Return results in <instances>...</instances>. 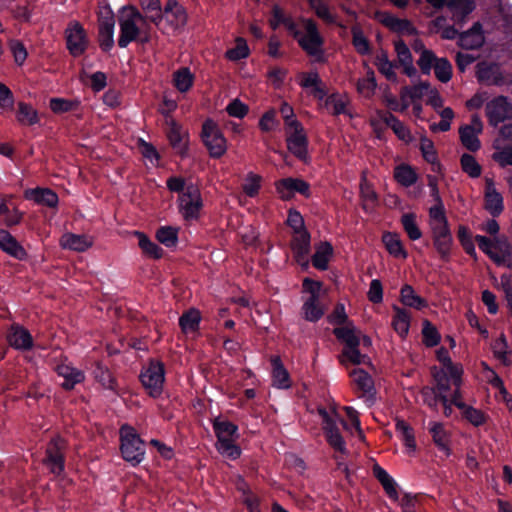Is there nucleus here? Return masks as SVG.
Here are the masks:
<instances>
[{
    "mask_svg": "<svg viewBox=\"0 0 512 512\" xmlns=\"http://www.w3.org/2000/svg\"><path fill=\"white\" fill-rule=\"evenodd\" d=\"M17 120L22 125H34L38 123L39 117L37 111L28 103L19 102L17 110Z\"/></svg>",
    "mask_w": 512,
    "mask_h": 512,
    "instance_id": "nucleus-42",
    "label": "nucleus"
},
{
    "mask_svg": "<svg viewBox=\"0 0 512 512\" xmlns=\"http://www.w3.org/2000/svg\"><path fill=\"white\" fill-rule=\"evenodd\" d=\"M200 321V312L197 309H190L179 318V325L184 334L195 333L199 329Z\"/></svg>",
    "mask_w": 512,
    "mask_h": 512,
    "instance_id": "nucleus-37",
    "label": "nucleus"
},
{
    "mask_svg": "<svg viewBox=\"0 0 512 512\" xmlns=\"http://www.w3.org/2000/svg\"><path fill=\"white\" fill-rule=\"evenodd\" d=\"M332 333L343 345L339 358L340 362L349 369L350 384H367V381L371 380L369 373L357 366L365 363L369 358L359 350L361 339L354 323L351 322L342 327H335Z\"/></svg>",
    "mask_w": 512,
    "mask_h": 512,
    "instance_id": "nucleus-2",
    "label": "nucleus"
},
{
    "mask_svg": "<svg viewBox=\"0 0 512 512\" xmlns=\"http://www.w3.org/2000/svg\"><path fill=\"white\" fill-rule=\"evenodd\" d=\"M433 246L443 262H449L451 259L452 247L454 244L452 235L445 238L432 240Z\"/></svg>",
    "mask_w": 512,
    "mask_h": 512,
    "instance_id": "nucleus-52",
    "label": "nucleus"
},
{
    "mask_svg": "<svg viewBox=\"0 0 512 512\" xmlns=\"http://www.w3.org/2000/svg\"><path fill=\"white\" fill-rule=\"evenodd\" d=\"M213 429L217 437L216 448L218 452L232 460L240 457L241 449L235 444L237 438V426L230 421L213 422Z\"/></svg>",
    "mask_w": 512,
    "mask_h": 512,
    "instance_id": "nucleus-6",
    "label": "nucleus"
},
{
    "mask_svg": "<svg viewBox=\"0 0 512 512\" xmlns=\"http://www.w3.org/2000/svg\"><path fill=\"white\" fill-rule=\"evenodd\" d=\"M340 405L332 398H325L322 404V433L335 452L338 470L345 474V478L350 481L351 472L348 465L343 461L344 456L349 454L346 447V441L340 431L339 425L349 431V424L339 412Z\"/></svg>",
    "mask_w": 512,
    "mask_h": 512,
    "instance_id": "nucleus-1",
    "label": "nucleus"
},
{
    "mask_svg": "<svg viewBox=\"0 0 512 512\" xmlns=\"http://www.w3.org/2000/svg\"><path fill=\"white\" fill-rule=\"evenodd\" d=\"M441 341V335L438 332L436 326H434L429 320L425 319L422 323V342L428 347L432 348L437 346Z\"/></svg>",
    "mask_w": 512,
    "mask_h": 512,
    "instance_id": "nucleus-43",
    "label": "nucleus"
},
{
    "mask_svg": "<svg viewBox=\"0 0 512 512\" xmlns=\"http://www.w3.org/2000/svg\"><path fill=\"white\" fill-rule=\"evenodd\" d=\"M394 178L400 185L410 187L417 182L418 174L411 165L402 163L395 167Z\"/></svg>",
    "mask_w": 512,
    "mask_h": 512,
    "instance_id": "nucleus-35",
    "label": "nucleus"
},
{
    "mask_svg": "<svg viewBox=\"0 0 512 512\" xmlns=\"http://www.w3.org/2000/svg\"><path fill=\"white\" fill-rule=\"evenodd\" d=\"M383 243L389 254L394 257L406 259L408 257L407 251L404 249L401 240L397 234L385 233L382 237Z\"/></svg>",
    "mask_w": 512,
    "mask_h": 512,
    "instance_id": "nucleus-39",
    "label": "nucleus"
},
{
    "mask_svg": "<svg viewBox=\"0 0 512 512\" xmlns=\"http://www.w3.org/2000/svg\"><path fill=\"white\" fill-rule=\"evenodd\" d=\"M56 372L62 376L69 384H80L85 381L84 373L68 364H59Z\"/></svg>",
    "mask_w": 512,
    "mask_h": 512,
    "instance_id": "nucleus-45",
    "label": "nucleus"
},
{
    "mask_svg": "<svg viewBox=\"0 0 512 512\" xmlns=\"http://www.w3.org/2000/svg\"><path fill=\"white\" fill-rule=\"evenodd\" d=\"M292 229L290 247L295 261L304 269L309 267L310 234L305 228L302 215L296 210H289L286 220Z\"/></svg>",
    "mask_w": 512,
    "mask_h": 512,
    "instance_id": "nucleus-4",
    "label": "nucleus"
},
{
    "mask_svg": "<svg viewBox=\"0 0 512 512\" xmlns=\"http://www.w3.org/2000/svg\"><path fill=\"white\" fill-rule=\"evenodd\" d=\"M114 26L113 16L107 17L99 23L98 42L100 48L105 52L110 51L114 46Z\"/></svg>",
    "mask_w": 512,
    "mask_h": 512,
    "instance_id": "nucleus-24",
    "label": "nucleus"
},
{
    "mask_svg": "<svg viewBox=\"0 0 512 512\" xmlns=\"http://www.w3.org/2000/svg\"><path fill=\"white\" fill-rule=\"evenodd\" d=\"M66 46L73 57L81 56L88 47V39L83 26L77 22H70L65 30Z\"/></svg>",
    "mask_w": 512,
    "mask_h": 512,
    "instance_id": "nucleus-15",
    "label": "nucleus"
},
{
    "mask_svg": "<svg viewBox=\"0 0 512 512\" xmlns=\"http://www.w3.org/2000/svg\"><path fill=\"white\" fill-rule=\"evenodd\" d=\"M66 441L57 436L52 438L46 446L45 457L42 463L54 475H60L65 467Z\"/></svg>",
    "mask_w": 512,
    "mask_h": 512,
    "instance_id": "nucleus-12",
    "label": "nucleus"
},
{
    "mask_svg": "<svg viewBox=\"0 0 512 512\" xmlns=\"http://www.w3.org/2000/svg\"><path fill=\"white\" fill-rule=\"evenodd\" d=\"M393 310L395 315L393 316L392 326L401 338H405L409 333L411 314L408 310L396 305L393 306Z\"/></svg>",
    "mask_w": 512,
    "mask_h": 512,
    "instance_id": "nucleus-31",
    "label": "nucleus"
},
{
    "mask_svg": "<svg viewBox=\"0 0 512 512\" xmlns=\"http://www.w3.org/2000/svg\"><path fill=\"white\" fill-rule=\"evenodd\" d=\"M169 129L167 131V137L173 148H177L182 151L185 148L183 140L187 134L182 130V127L176 123L175 120L171 119L168 121Z\"/></svg>",
    "mask_w": 512,
    "mask_h": 512,
    "instance_id": "nucleus-44",
    "label": "nucleus"
},
{
    "mask_svg": "<svg viewBox=\"0 0 512 512\" xmlns=\"http://www.w3.org/2000/svg\"><path fill=\"white\" fill-rule=\"evenodd\" d=\"M134 235L138 238V245L142 253L152 259H160L163 256V249L143 232L135 231Z\"/></svg>",
    "mask_w": 512,
    "mask_h": 512,
    "instance_id": "nucleus-34",
    "label": "nucleus"
},
{
    "mask_svg": "<svg viewBox=\"0 0 512 512\" xmlns=\"http://www.w3.org/2000/svg\"><path fill=\"white\" fill-rule=\"evenodd\" d=\"M401 224L410 240H418L422 237V232L416 222L414 213H405L401 217Z\"/></svg>",
    "mask_w": 512,
    "mask_h": 512,
    "instance_id": "nucleus-47",
    "label": "nucleus"
},
{
    "mask_svg": "<svg viewBox=\"0 0 512 512\" xmlns=\"http://www.w3.org/2000/svg\"><path fill=\"white\" fill-rule=\"evenodd\" d=\"M375 18L390 31L398 34L417 35L418 30L408 19H400L385 11H377Z\"/></svg>",
    "mask_w": 512,
    "mask_h": 512,
    "instance_id": "nucleus-17",
    "label": "nucleus"
},
{
    "mask_svg": "<svg viewBox=\"0 0 512 512\" xmlns=\"http://www.w3.org/2000/svg\"><path fill=\"white\" fill-rule=\"evenodd\" d=\"M484 43L483 34H473L469 31L462 32L459 35L458 45L465 50H477Z\"/></svg>",
    "mask_w": 512,
    "mask_h": 512,
    "instance_id": "nucleus-48",
    "label": "nucleus"
},
{
    "mask_svg": "<svg viewBox=\"0 0 512 512\" xmlns=\"http://www.w3.org/2000/svg\"><path fill=\"white\" fill-rule=\"evenodd\" d=\"M281 25L297 39L300 47L310 56H316L319 60L320 53V36L316 23L311 19L302 20L303 31L297 29L296 24L290 17H286Z\"/></svg>",
    "mask_w": 512,
    "mask_h": 512,
    "instance_id": "nucleus-5",
    "label": "nucleus"
},
{
    "mask_svg": "<svg viewBox=\"0 0 512 512\" xmlns=\"http://www.w3.org/2000/svg\"><path fill=\"white\" fill-rule=\"evenodd\" d=\"M173 82L178 91L187 92L193 85L194 75L189 68L183 67L174 72Z\"/></svg>",
    "mask_w": 512,
    "mask_h": 512,
    "instance_id": "nucleus-41",
    "label": "nucleus"
},
{
    "mask_svg": "<svg viewBox=\"0 0 512 512\" xmlns=\"http://www.w3.org/2000/svg\"><path fill=\"white\" fill-rule=\"evenodd\" d=\"M0 248L12 257L23 260L27 257L25 249L6 230H0Z\"/></svg>",
    "mask_w": 512,
    "mask_h": 512,
    "instance_id": "nucleus-27",
    "label": "nucleus"
},
{
    "mask_svg": "<svg viewBox=\"0 0 512 512\" xmlns=\"http://www.w3.org/2000/svg\"><path fill=\"white\" fill-rule=\"evenodd\" d=\"M462 367L458 364H454L452 361L443 365L441 370L437 372L434 377L437 380V384H442L443 379L447 381H453V384H459L461 381Z\"/></svg>",
    "mask_w": 512,
    "mask_h": 512,
    "instance_id": "nucleus-36",
    "label": "nucleus"
},
{
    "mask_svg": "<svg viewBox=\"0 0 512 512\" xmlns=\"http://www.w3.org/2000/svg\"><path fill=\"white\" fill-rule=\"evenodd\" d=\"M451 402L454 404V406L461 410L462 417L473 426L479 427L486 423L487 416L483 411L474 408L462 401V395L460 393L459 386H456Z\"/></svg>",
    "mask_w": 512,
    "mask_h": 512,
    "instance_id": "nucleus-18",
    "label": "nucleus"
},
{
    "mask_svg": "<svg viewBox=\"0 0 512 512\" xmlns=\"http://www.w3.org/2000/svg\"><path fill=\"white\" fill-rule=\"evenodd\" d=\"M120 34L118 46L126 48L130 43L147 44L152 39L150 18L143 16L135 6H125L118 19Z\"/></svg>",
    "mask_w": 512,
    "mask_h": 512,
    "instance_id": "nucleus-3",
    "label": "nucleus"
},
{
    "mask_svg": "<svg viewBox=\"0 0 512 512\" xmlns=\"http://www.w3.org/2000/svg\"><path fill=\"white\" fill-rule=\"evenodd\" d=\"M201 138L212 158H220L226 153V138L213 120L207 119L203 123Z\"/></svg>",
    "mask_w": 512,
    "mask_h": 512,
    "instance_id": "nucleus-11",
    "label": "nucleus"
},
{
    "mask_svg": "<svg viewBox=\"0 0 512 512\" xmlns=\"http://www.w3.org/2000/svg\"><path fill=\"white\" fill-rule=\"evenodd\" d=\"M437 59L438 58L436 57L433 51L423 48V51L421 52L417 64L424 75H429Z\"/></svg>",
    "mask_w": 512,
    "mask_h": 512,
    "instance_id": "nucleus-60",
    "label": "nucleus"
},
{
    "mask_svg": "<svg viewBox=\"0 0 512 512\" xmlns=\"http://www.w3.org/2000/svg\"><path fill=\"white\" fill-rule=\"evenodd\" d=\"M272 375L275 382L282 384L289 380V373L284 368L283 363L279 356H273L271 358Z\"/></svg>",
    "mask_w": 512,
    "mask_h": 512,
    "instance_id": "nucleus-61",
    "label": "nucleus"
},
{
    "mask_svg": "<svg viewBox=\"0 0 512 512\" xmlns=\"http://www.w3.org/2000/svg\"><path fill=\"white\" fill-rule=\"evenodd\" d=\"M394 47H395V51L398 56V62L400 65L409 64V63L413 62L412 54H411L407 44L402 39L395 41Z\"/></svg>",
    "mask_w": 512,
    "mask_h": 512,
    "instance_id": "nucleus-64",
    "label": "nucleus"
},
{
    "mask_svg": "<svg viewBox=\"0 0 512 512\" xmlns=\"http://www.w3.org/2000/svg\"><path fill=\"white\" fill-rule=\"evenodd\" d=\"M156 238L166 247H173L178 241V230L171 226L160 227L156 232Z\"/></svg>",
    "mask_w": 512,
    "mask_h": 512,
    "instance_id": "nucleus-53",
    "label": "nucleus"
},
{
    "mask_svg": "<svg viewBox=\"0 0 512 512\" xmlns=\"http://www.w3.org/2000/svg\"><path fill=\"white\" fill-rule=\"evenodd\" d=\"M479 133L474 126H461L459 128V136L462 145L471 152L478 151L481 148V142L477 136Z\"/></svg>",
    "mask_w": 512,
    "mask_h": 512,
    "instance_id": "nucleus-33",
    "label": "nucleus"
},
{
    "mask_svg": "<svg viewBox=\"0 0 512 512\" xmlns=\"http://www.w3.org/2000/svg\"><path fill=\"white\" fill-rule=\"evenodd\" d=\"M150 21L160 30L168 33L185 26L187 14L185 9L176 0H168L163 13L151 16Z\"/></svg>",
    "mask_w": 512,
    "mask_h": 512,
    "instance_id": "nucleus-8",
    "label": "nucleus"
},
{
    "mask_svg": "<svg viewBox=\"0 0 512 512\" xmlns=\"http://www.w3.org/2000/svg\"><path fill=\"white\" fill-rule=\"evenodd\" d=\"M261 176L255 173H248L242 186L244 193L249 197H255L261 187Z\"/></svg>",
    "mask_w": 512,
    "mask_h": 512,
    "instance_id": "nucleus-59",
    "label": "nucleus"
},
{
    "mask_svg": "<svg viewBox=\"0 0 512 512\" xmlns=\"http://www.w3.org/2000/svg\"><path fill=\"white\" fill-rule=\"evenodd\" d=\"M485 209L493 216L498 217L504 210L503 197L496 190L494 181L486 178L485 181Z\"/></svg>",
    "mask_w": 512,
    "mask_h": 512,
    "instance_id": "nucleus-20",
    "label": "nucleus"
},
{
    "mask_svg": "<svg viewBox=\"0 0 512 512\" xmlns=\"http://www.w3.org/2000/svg\"><path fill=\"white\" fill-rule=\"evenodd\" d=\"M419 148L425 161L432 165L438 163L437 151L431 139L427 137H421Z\"/></svg>",
    "mask_w": 512,
    "mask_h": 512,
    "instance_id": "nucleus-58",
    "label": "nucleus"
},
{
    "mask_svg": "<svg viewBox=\"0 0 512 512\" xmlns=\"http://www.w3.org/2000/svg\"><path fill=\"white\" fill-rule=\"evenodd\" d=\"M327 322L335 328L342 327L353 321L349 319L345 305L343 303H337L332 312L327 315Z\"/></svg>",
    "mask_w": 512,
    "mask_h": 512,
    "instance_id": "nucleus-50",
    "label": "nucleus"
},
{
    "mask_svg": "<svg viewBox=\"0 0 512 512\" xmlns=\"http://www.w3.org/2000/svg\"><path fill=\"white\" fill-rule=\"evenodd\" d=\"M120 441L123 459L133 465L139 464L144 458L145 447L136 430L128 424L122 425L120 428Z\"/></svg>",
    "mask_w": 512,
    "mask_h": 512,
    "instance_id": "nucleus-9",
    "label": "nucleus"
},
{
    "mask_svg": "<svg viewBox=\"0 0 512 512\" xmlns=\"http://www.w3.org/2000/svg\"><path fill=\"white\" fill-rule=\"evenodd\" d=\"M7 341L16 350L27 351L33 347V337L30 332L17 324L11 326L7 334Z\"/></svg>",
    "mask_w": 512,
    "mask_h": 512,
    "instance_id": "nucleus-22",
    "label": "nucleus"
},
{
    "mask_svg": "<svg viewBox=\"0 0 512 512\" xmlns=\"http://www.w3.org/2000/svg\"><path fill=\"white\" fill-rule=\"evenodd\" d=\"M248 55L249 48L246 40L243 38H237L235 47L227 50L225 54L226 58L231 61H238L244 59L248 57Z\"/></svg>",
    "mask_w": 512,
    "mask_h": 512,
    "instance_id": "nucleus-57",
    "label": "nucleus"
},
{
    "mask_svg": "<svg viewBox=\"0 0 512 512\" xmlns=\"http://www.w3.org/2000/svg\"><path fill=\"white\" fill-rule=\"evenodd\" d=\"M395 429L396 432L399 433L404 445L415 451L417 445L413 427L403 419H396Z\"/></svg>",
    "mask_w": 512,
    "mask_h": 512,
    "instance_id": "nucleus-38",
    "label": "nucleus"
},
{
    "mask_svg": "<svg viewBox=\"0 0 512 512\" xmlns=\"http://www.w3.org/2000/svg\"><path fill=\"white\" fill-rule=\"evenodd\" d=\"M400 298L403 305L415 308L417 310H422L428 306L427 300L417 295L414 291V288L409 284L402 286L400 291Z\"/></svg>",
    "mask_w": 512,
    "mask_h": 512,
    "instance_id": "nucleus-32",
    "label": "nucleus"
},
{
    "mask_svg": "<svg viewBox=\"0 0 512 512\" xmlns=\"http://www.w3.org/2000/svg\"><path fill=\"white\" fill-rule=\"evenodd\" d=\"M226 111L229 116L242 119L248 114L249 107L239 99H234L227 105Z\"/></svg>",
    "mask_w": 512,
    "mask_h": 512,
    "instance_id": "nucleus-63",
    "label": "nucleus"
},
{
    "mask_svg": "<svg viewBox=\"0 0 512 512\" xmlns=\"http://www.w3.org/2000/svg\"><path fill=\"white\" fill-rule=\"evenodd\" d=\"M286 133L288 150L296 157L304 160L307 156V139L302 125L292 128V131L286 130Z\"/></svg>",
    "mask_w": 512,
    "mask_h": 512,
    "instance_id": "nucleus-21",
    "label": "nucleus"
},
{
    "mask_svg": "<svg viewBox=\"0 0 512 512\" xmlns=\"http://www.w3.org/2000/svg\"><path fill=\"white\" fill-rule=\"evenodd\" d=\"M297 81L303 89L309 90L314 96L320 93L319 76L317 72L299 73Z\"/></svg>",
    "mask_w": 512,
    "mask_h": 512,
    "instance_id": "nucleus-46",
    "label": "nucleus"
},
{
    "mask_svg": "<svg viewBox=\"0 0 512 512\" xmlns=\"http://www.w3.org/2000/svg\"><path fill=\"white\" fill-rule=\"evenodd\" d=\"M462 170L471 178H478L481 175L482 168L471 154L464 153L460 158Z\"/></svg>",
    "mask_w": 512,
    "mask_h": 512,
    "instance_id": "nucleus-54",
    "label": "nucleus"
},
{
    "mask_svg": "<svg viewBox=\"0 0 512 512\" xmlns=\"http://www.w3.org/2000/svg\"><path fill=\"white\" fill-rule=\"evenodd\" d=\"M476 78L480 84L486 86L501 87L512 82L510 76L502 71L499 64L486 61L476 65Z\"/></svg>",
    "mask_w": 512,
    "mask_h": 512,
    "instance_id": "nucleus-13",
    "label": "nucleus"
},
{
    "mask_svg": "<svg viewBox=\"0 0 512 512\" xmlns=\"http://www.w3.org/2000/svg\"><path fill=\"white\" fill-rule=\"evenodd\" d=\"M202 198L197 186L187 185L185 191L179 196V209L186 220H193L199 217L202 208Z\"/></svg>",
    "mask_w": 512,
    "mask_h": 512,
    "instance_id": "nucleus-14",
    "label": "nucleus"
},
{
    "mask_svg": "<svg viewBox=\"0 0 512 512\" xmlns=\"http://www.w3.org/2000/svg\"><path fill=\"white\" fill-rule=\"evenodd\" d=\"M346 100L338 94H332L325 100V107L333 115L347 114Z\"/></svg>",
    "mask_w": 512,
    "mask_h": 512,
    "instance_id": "nucleus-56",
    "label": "nucleus"
},
{
    "mask_svg": "<svg viewBox=\"0 0 512 512\" xmlns=\"http://www.w3.org/2000/svg\"><path fill=\"white\" fill-rule=\"evenodd\" d=\"M434 73L436 78L447 83L452 78V65L447 58H438L434 64Z\"/></svg>",
    "mask_w": 512,
    "mask_h": 512,
    "instance_id": "nucleus-55",
    "label": "nucleus"
},
{
    "mask_svg": "<svg viewBox=\"0 0 512 512\" xmlns=\"http://www.w3.org/2000/svg\"><path fill=\"white\" fill-rule=\"evenodd\" d=\"M276 191L283 200L291 199L296 192L308 196L309 184L301 179L285 178L275 184Z\"/></svg>",
    "mask_w": 512,
    "mask_h": 512,
    "instance_id": "nucleus-19",
    "label": "nucleus"
},
{
    "mask_svg": "<svg viewBox=\"0 0 512 512\" xmlns=\"http://www.w3.org/2000/svg\"><path fill=\"white\" fill-rule=\"evenodd\" d=\"M372 471L374 477L382 485L388 497L394 501H397L399 498V494L397 491V483L393 479V477L390 476L388 472L377 463L374 464Z\"/></svg>",
    "mask_w": 512,
    "mask_h": 512,
    "instance_id": "nucleus-25",
    "label": "nucleus"
},
{
    "mask_svg": "<svg viewBox=\"0 0 512 512\" xmlns=\"http://www.w3.org/2000/svg\"><path fill=\"white\" fill-rule=\"evenodd\" d=\"M352 44L360 55H368L371 53V45L369 40L365 37L361 28L354 26L351 29Z\"/></svg>",
    "mask_w": 512,
    "mask_h": 512,
    "instance_id": "nucleus-49",
    "label": "nucleus"
},
{
    "mask_svg": "<svg viewBox=\"0 0 512 512\" xmlns=\"http://www.w3.org/2000/svg\"><path fill=\"white\" fill-rule=\"evenodd\" d=\"M429 88L430 84L423 81L413 86H403L400 91V98L409 97L411 101L415 102L422 99Z\"/></svg>",
    "mask_w": 512,
    "mask_h": 512,
    "instance_id": "nucleus-51",
    "label": "nucleus"
},
{
    "mask_svg": "<svg viewBox=\"0 0 512 512\" xmlns=\"http://www.w3.org/2000/svg\"><path fill=\"white\" fill-rule=\"evenodd\" d=\"M512 256V246L506 237H495L490 259L497 265H506Z\"/></svg>",
    "mask_w": 512,
    "mask_h": 512,
    "instance_id": "nucleus-26",
    "label": "nucleus"
},
{
    "mask_svg": "<svg viewBox=\"0 0 512 512\" xmlns=\"http://www.w3.org/2000/svg\"><path fill=\"white\" fill-rule=\"evenodd\" d=\"M485 111L489 124L494 127L512 118V105L505 96L493 98L486 104Z\"/></svg>",
    "mask_w": 512,
    "mask_h": 512,
    "instance_id": "nucleus-16",
    "label": "nucleus"
},
{
    "mask_svg": "<svg viewBox=\"0 0 512 512\" xmlns=\"http://www.w3.org/2000/svg\"><path fill=\"white\" fill-rule=\"evenodd\" d=\"M25 198L33 200L37 204L46 205L50 208H54L58 204L57 194L48 188H35L25 192Z\"/></svg>",
    "mask_w": 512,
    "mask_h": 512,
    "instance_id": "nucleus-29",
    "label": "nucleus"
},
{
    "mask_svg": "<svg viewBox=\"0 0 512 512\" xmlns=\"http://www.w3.org/2000/svg\"><path fill=\"white\" fill-rule=\"evenodd\" d=\"M280 113L285 121L286 130L292 131V128L300 127L301 123L295 119L294 110L287 102L282 103Z\"/></svg>",
    "mask_w": 512,
    "mask_h": 512,
    "instance_id": "nucleus-62",
    "label": "nucleus"
},
{
    "mask_svg": "<svg viewBox=\"0 0 512 512\" xmlns=\"http://www.w3.org/2000/svg\"><path fill=\"white\" fill-rule=\"evenodd\" d=\"M60 245L66 249L84 252L93 245V239L86 235L66 233L61 237Z\"/></svg>",
    "mask_w": 512,
    "mask_h": 512,
    "instance_id": "nucleus-28",
    "label": "nucleus"
},
{
    "mask_svg": "<svg viewBox=\"0 0 512 512\" xmlns=\"http://www.w3.org/2000/svg\"><path fill=\"white\" fill-rule=\"evenodd\" d=\"M454 390L452 386H422L420 391L422 400L429 408L437 410L438 405L443 406L445 417H450L453 413L451 402Z\"/></svg>",
    "mask_w": 512,
    "mask_h": 512,
    "instance_id": "nucleus-10",
    "label": "nucleus"
},
{
    "mask_svg": "<svg viewBox=\"0 0 512 512\" xmlns=\"http://www.w3.org/2000/svg\"><path fill=\"white\" fill-rule=\"evenodd\" d=\"M375 65L381 74H383L388 81L396 82L397 74L394 71L395 65L388 59L387 52L382 50L375 58Z\"/></svg>",
    "mask_w": 512,
    "mask_h": 512,
    "instance_id": "nucleus-40",
    "label": "nucleus"
},
{
    "mask_svg": "<svg viewBox=\"0 0 512 512\" xmlns=\"http://www.w3.org/2000/svg\"><path fill=\"white\" fill-rule=\"evenodd\" d=\"M301 316L309 322L320 319V282L304 278L301 289Z\"/></svg>",
    "mask_w": 512,
    "mask_h": 512,
    "instance_id": "nucleus-7",
    "label": "nucleus"
},
{
    "mask_svg": "<svg viewBox=\"0 0 512 512\" xmlns=\"http://www.w3.org/2000/svg\"><path fill=\"white\" fill-rule=\"evenodd\" d=\"M429 433L432 436L433 443L439 451L443 452L447 457L452 454L450 448L451 435L440 422L429 423Z\"/></svg>",
    "mask_w": 512,
    "mask_h": 512,
    "instance_id": "nucleus-23",
    "label": "nucleus"
},
{
    "mask_svg": "<svg viewBox=\"0 0 512 512\" xmlns=\"http://www.w3.org/2000/svg\"><path fill=\"white\" fill-rule=\"evenodd\" d=\"M164 380L165 371L161 362H150L140 374L141 384H163Z\"/></svg>",
    "mask_w": 512,
    "mask_h": 512,
    "instance_id": "nucleus-30",
    "label": "nucleus"
}]
</instances>
